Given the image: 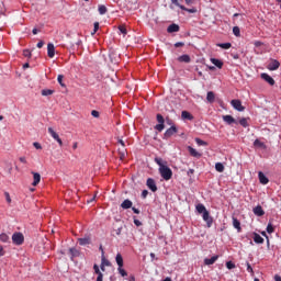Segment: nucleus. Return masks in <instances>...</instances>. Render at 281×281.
I'll return each mask as SVG.
<instances>
[{
	"instance_id": "obj_51",
	"label": "nucleus",
	"mask_w": 281,
	"mask_h": 281,
	"mask_svg": "<svg viewBox=\"0 0 281 281\" xmlns=\"http://www.w3.org/2000/svg\"><path fill=\"white\" fill-rule=\"evenodd\" d=\"M23 56H25V58H30V57H32V52L26 49L23 52Z\"/></svg>"
},
{
	"instance_id": "obj_44",
	"label": "nucleus",
	"mask_w": 281,
	"mask_h": 281,
	"mask_svg": "<svg viewBox=\"0 0 281 281\" xmlns=\"http://www.w3.org/2000/svg\"><path fill=\"white\" fill-rule=\"evenodd\" d=\"M233 34H235V36H240V27L234 26L233 27Z\"/></svg>"
},
{
	"instance_id": "obj_49",
	"label": "nucleus",
	"mask_w": 281,
	"mask_h": 281,
	"mask_svg": "<svg viewBox=\"0 0 281 281\" xmlns=\"http://www.w3.org/2000/svg\"><path fill=\"white\" fill-rule=\"evenodd\" d=\"M91 115L92 117H100V112H98V110H92Z\"/></svg>"
},
{
	"instance_id": "obj_41",
	"label": "nucleus",
	"mask_w": 281,
	"mask_h": 281,
	"mask_svg": "<svg viewBox=\"0 0 281 281\" xmlns=\"http://www.w3.org/2000/svg\"><path fill=\"white\" fill-rule=\"evenodd\" d=\"M171 3H173V5H177L178 8H180V10H187L184 5L179 3V0H171Z\"/></svg>"
},
{
	"instance_id": "obj_53",
	"label": "nucleus",
	"mask_w": 281,
	"mask_h": 281,
	"mask_svg": "<svg viewBox=\"0 0 281 281\" xmlns=\"http://www.w3.org/2000/svg\"><path fill=\"white\" fill-rule=\"evenodd\" d=\"M33 146H34V148H36V150H41V148H43V146H41V144L40 143H33Z\"/></svg>"
},
{
	"instance_id": "obj_16",
	"label": "nucleus",
	"mask_w": 281,
	"mask_h": 281,
	"mask_svg": "<svg viewBox=\"0 0 281 281\" xmlns=\"http://www.w3.org/2000/svg\"><path fill=\"white\" fill-rule=\"evenodd\" d=\"M254 243H256L257 245H262L265 243V238H262V236H260V234L258 233H254Z\"/></svg>"
},
{
	"instance_id": "obj_47",
	"label": "nucleus",
	"mask_w": 281,
	"mask_h": 281,
	"mask_svg": "<svg viewBox=\"0 0 281 281\" xmlns=\"http://www.w3.org/2000/svg\"><path fill=\"white\" fill-rule=\"evenodd\" d=\"M4 196H5L7 203H12V199L10 198V193L9 192H4Z\"/></svg>"
},
{
	"instance_id": "obj_38",
	"label": "nucleus",
	"mask_w": 281,
	"mask_h": 281,
	"mask_svg": "<svg viewBox=\"0 0 281 281\" xmlns=\"http://www.w3.org/2000/svg\"><path fill=\"white\" fill-rule=\"evenodd\" d=\"M273 232H276V228L273 227V224L269 223L267 226V233L273 234Z\"/></svg>"
},
{
	"instance_id": "obj_42",
	"label": "nucleus",
	"mask_w": 281,
	"mask_h": 281,
	"mask_svg": "<svg viewBox=\"0 0 281 281\" xmlns=\"http://www.w3.org/2000/svg\"><path fill=\"white\" fill-rule=\"evenodd\" d=\"M101 265H103V267H111V261H109L106 258L102 257Z\"/></svg>"
},
{
	"instance_id": "obj_30",
	"label": "nucleus",
	"mask_w": 281,
	"mask_h": 281,
	"mask_svg": "<svg viewBox=\"0 0 281 281\" xmlns=\"http://www.w3.org/2000/svg\"><path fill=\"white\" fill-rule=\"evenodd\" d=\"M233 227H235V229H238V232H240V221H238V218L233 217Z\"/></svg>"
},
{
	"instance_id": "obj_50",
	"label": "nucleus",
	"mask_w": 281,
	"mask_h": 281,
	"mask_svg": "<svg viewBox=\"0 0 281 281\" xmlns=\"http://www.w3.org/2000/svg\"><path fill=\"white\" fill-rule=\"evenodd\" d=\"M98 30H100V23L94 22V30H93L92 34H95L98 32Z\"/></svg>"
},
{
	"instance_id": "obj_37",
	"label": "nucleus",
	"mask_w": 281,
	"mask_h": 281,
	"mask_svg": "<svg viewBox=\"0 0 281 281\" xmlns=\"http://www.w3.org/2000/svg\"><path fill=\"white\" fill-rule=\"evenodd\" d=\"M239 124H240V126H243L244 128H247V126H249V123L247 122V119H240V120H239Z\"/></svg>"
},
{
	"instance_id": "obj_19",
	"label": "nucleus",
	"mask_w": 281,
	"mask_h": 281,
	"mask_svg": "<svg viewBox=\"0 0 281 281\" xmlns=\"http://www.w3.org/2000/svg\"><path fill=\"white\" fill-rule=\"evenodd\" d=\"M254 214L256 216H265V210H262V206L257 205L254 210H252Z\"/></svg>"
},
{
	"instance_id": "obj_6",
	"label": "nucleus",
	"mask_w": 281,
	"mask_h": 281,
	"mask_svg": "<svg viewBox=\"0 0 281 281\" xmlns=\"http://www.w3.org/2000/svg\"><path fill=\"white\" fill-rule=\"evenodd\" d=\"M48 133L53 139L59 144V146H63V139H60V136H58V133H56L53 127H48Z\"/></svg>"
},
{
	"instance_id": "obj_9",
	"label": "nucleus",
	"mask_w": 281,
	"mask_h": 281,
	"mask_svg": "<svg viewBox=\"0 0 281 281\" xmlns=\"http://www.w3.org/2000/svg\"><path fill=\"white\" fill-rule=\"evenodd\" d=\"M119 144L122 146V148H119L120 159H124L126 157V144L122 139H119Z\"/></svg>"
},
{
	"instance_id": "obj_40",
	"label": "nucleus",
	"mask_w": 281,
	"mask_h": 281,
	"mask_svg": "<svg viewBox=\"0 0 281 281\" xmlns=\"http://www.w3.org/2000/svg\"><path fill=\"white\" fill-rule=\"evenodd\" d=\"M195 143L198 144V146H207V142L201 138H195Z\"/></svg>"
},
{
	"instance_id": "obj_57",
	"label": "nucleus",
	"mask_w": 281,
	"mask_h": 281,
	"mask_svg": "<svg viewBox=\"0 0 281 281\" xmlns=\"http://www.w3.org/2000/svg\"><path fill=\"white\" fill-rule=\"evenodd\" d=\"M5 256V250L3 249V246H0V258Z\"/></svg>"
},
{
	"instance_id": "obj_28",
	"label": "nucleus",
	"mask_w": 281,
	"mask_h": 281,
	"mask_svg": "<svg viewBox=\"0 0 281 281\" xmlns=\"http://www.w3.org/2000/svg\"><path fill=\"white\" fill-rule=\"evenodd\" d=\"M215 170L217 172H225V166L223 165V162H216L215 164Z\"/></svg>"
},
{
	"instance_id": "obj_20",
	"label": "nucleus",
	"mask_w": 281,
	"mask_h": 281,
	"mask_svg": "<svg viewBox=\"0 0 281 281\" xmlns=\"http://www.w3.org/2000/svg\"><path fill=\"white\" fill-rule=\"evenodd\" d=\"M70 259L74 260L75 258H78L80 256V250L76 248H69Z\"/></svg>"
},
{
	"instance_id": "obj_3",
	"label": "nucleus",
	"mask_w": 281,
	"mask_h": 281,
	"mask_svg": "<svg viewBox=\"0 0 281 281\" xmlns=\"http://www.w3.org/2000/svg\"><path fill=\"white\" fill-rule=\"evenodd\" d=\"M12 243H13V245H18V246L23 245V243H25V236H23V233L15 232L12 235Z\"/></svg>"
},
{
	"instance_id": "obj_10",
	"label": "nucleus",
	"mask_w": 281,
	"mask_h": 281,
	"mask_svg": "<svg viewBox=\"0 0 281 281\" xmlns=\"http://www.w3.org/2000/svg\"><path fill=\"white\" fill-rule=\"evenodd\" d=\"M223 121L229 126H232V124L238 125V121H236V119H234L232 115H223Z\"/></svg>"
},
{
	"instance_id": "obj_2",
	"label": "nucleus",
	"mask_w": 281,
	"mask_h": 281,
	"mask_svg": "<svg viewBox=\"0 0 281 281\" xmlns=\"http://www.w3.org/2000/svg\"><path fill=\"white\" fill-rule=\"evenodd\" d=\"M159 173L165 181H170V179H172V169L168 166L159 168Z\"/></svg>"
},
{
	"instance_id": "obj_31",
	"label": "nucleus",
	"mask_w": 281,
	"mask_h": 281,
	"mask_svg": "<svg viewBox=\"0 0 281 281\" xmlns=\"http://www.w3.org/2000/svg\"><path fill=\"white\" fill-rule=\"evenodd\" d=\"M155 161H156L157 166H159V168H166V161H164V159L155 158Z\"/></svg>"
},
{
	"instance_id": "obj_54",
	"label": "nucleus",
	"mask_w": 281,
	"mask_h": 281,
	"mask_svg": "<svg viewBox=\"0 0 281 281\" xmlns=\"http://www.w3.org/2000/svg\"><path fill=\"white\" fill-rule=\"evenodd\" d=\"M184 12H189L190 14L196 13V9H188L186 8Z\"/></svg>"
},
{
	"instance_id": "obj_14",
	"label": "nucleus",
	"mask_w": 281,
	"mask_h": 281,
	"mask_svg": "<svg viewBox=\"0 0 281 281\" xmlns=\"http://www.w3.org/2000/svg\"><path fill=\"white\" fill-rule=\"evenodd\" d=\"M258 177H259V182L262 183V186H267V183H269V178H267V176H265L262 171L258 172Z\"/></svg>"
},
{
	"instance_id": "obj_56",
	"label": "nucleus",
	"mask_w": 281,
	"mask_h": 281,
	"mask_svg": "<svg viewBox=\"0 0 281 281\" xmlns=\"http://www.w3.org/2000/svg\"><path fill=\"white\" fill-rule=\"evenodd\" d=\"M146 196H148V190H143L142 199H146Z\"/></svg>"
},
{
	"instance_id": "obj_55",
	"label": "nucleus",
	"mask_w": 281,
	"mask_h": 281,
	"mask_svg": "<svg viewBox=\"0 0 281 281\" xmlns=\"http://www.w3.org/2000/svg\"><path fill=\"white\" fill-rule=\"evenodd\" d=\"M247 271L249 273H254V268H251V265L249 262H247Z\"/></svg>"
},
{
	"instance_id": "obj_15",
	"label": "nucleus",
	"mask_w": 281,
	"mask_h": 281,
	"mask_svg": "<svg viewBox=\"0 0 281 281\" xmlns=\"http://www.w3.org/2000/svg\"><path fill=\"white\" fill-rule=\"evenodd\" d=\"M216 260H218V255H215V256H213L211 258H205L204 259V265L210 267V265H214V262H216Z\"/></svg>"
},
{
	"instance_id": "obj_60",
	"label": "nucleus",
	"mask_w": 281,
	"mask_h": 281,
	"mask_svg": "<svg viewBox=\"0 0 281 281\" xmlns=\"http://www.w3.org/2000/svg\"><path fill=\"white\" fill-rule=\"evenodd\" d=\"M43 45H45V42H44V41H40V42L37 43L38 49H41V48L43 47Z\"/></svg>"
},
{
	"instance_id": "obj_35",
	"label": "nucleus",
	"mask_w": 281,
	"mask_h": 281,
	"mask_svg": "<svg viewBox=\"0 0 281 281\" xmlns=\"http://www.w3.org/2000/svg\"><path fill=\"white\" fill-rule=\"evenodd\" d=\"M99 14H106V7L104 4L99 5Z\"/></svg>"
},
{
	"instance_id": "obj_21",
	"label": "nucleus",
	"mask_w": 281,
	"mask_h": 281,
	"mask_svg": "<svg viewBox=\"0 0 281 281\" xmlns=\"http://www.w3.org/2000/svg\"><path fill=\"white\" fill-rule=\"evenodd\" d=\"M123 210H131L133 207V202L131 200H124L121 204Z\"/></svg>"
},
{
	"instance_id": "obj_58",
	"label": "nucleus",
	"mask_w": 281,
	"mask_h": 281,
	"mask_svg": "<svg viewBox=\"0 0 281 281\" xmlns=\"http://www.w3.org/2000/svg\"><path fill=\"white\" fill-rule=\"evenodd\" d=\"M93 270H94V273H98V271H100V267L98 266V263L93 265Z\"/></svg>"
},
{
	"instance_id": "obj_4",
	"label": "nucleus",
	"mask_w": 281,
	"mask_h": 281,
	"mask_svg": "<svg viewBox=\"0 0 281 281\" xmlns=\"http://www.w3.org/2000/svg\"><path fill=\"white\" fill-rule=\"evenodd\" d=\"M177 132V126L172 125L165 132L164 139H170V137H172V135H176Z\"/></svg>"
},
{
	"instance_id": "obj_36",
	"label": "nucleus",
	"mask_w": 281,
	"mask_h": 281,
	"mask_svg": "<svg viewBox=\"0 0 281 281\" xmlns=\"http://www.w3.org/2000/svg\"><path fill=\"white\" fill-rule=\"evenodd\" d=\"M52 94H54V90L52 89L42 90V95H52Z\"/></svg>"
},
{
	"instance_id": "obj_29",
	"label": "nucleus",
	"mask_w": 281,
	"mask_h": 281,
	"mask_svg": "<svg viewBox=\"0 0 281 281\" xmlns=\"http://www.w3.org/2000/svg\"><path fill=\"white\" fill-rule=\"evenodd\" d=\"M0 240L1 243H10V236H8L5 233H2L0 234Z\"/></svg>"
},
{
	"instance_id": "obj_13",
	"label": "nucleus",
	"mask_w": 281,
	"mask_h": 281,
	"mask_svg": "<svg viewBox=\"0 0 281 281\" xmlns=\"http://www.w3.org/2000/svg\"><path fill=\"white\" fill-rule=\"evenodd\" d=\"M33 182L32 186L36 187L41 183V173L32 171Z\"/></svg>"
},
{
	"instance_id": "obj_8",
	"label": "nucleus",
	"mask_w": 281,
	"mask_h": 281,
	"mask_svg": "<svg viewBox=\"0 0 281 281\" xmlns=\"http://www.w3.org/2000/svg\"><path fill=\"white\" fill-rule=\"evenodd\" d=\"M269 71H277V69H280V61L277 59H271L268 64Z\"/></svg>"
},
{
	"instance_id": "obj_23",
	"label": "nucleus",
	"mask_w": 281,
	"mask_h": 281,
	"mask_svg": "<svg viewBox=\"0 0 281 281\" xmlns=\"http://www.w3.org/2000/svg\"><path fill=\"white\" fill-rule=\"evenodd\" d=\"M215 99H216V95L214 94V92L209 91L206 94L207 102H210V104H214Z\"/></svg>"
},
{
	"instance_id": "obj_34",
	"label": "nucleus",
	"mask_w": 281,
	"mask_h": 281,
	"mask_svg": "<svg viewBox=\"0 0 281 281\" xmlns=\"http://www.w3.org/2000/svg\"><path fill=\"white\" fill-rule=\"evenodd\" d=\"M63 80H65V76L58 75L57 82H59L60 87H67Z\"/></svg>"
},
{
	"instance_id": "obj_24",
	"label": "nucleus",
	"mask_w": 281,
	"mask_h": 281,
	"mask_svg": "<svg viewBox=\"0 0 281 281\" xmlns=\"http://www.w3.org/2000/svg\"><path fill=\"white\" fill-rule=\"evenodd\" d=\"M115 260L119 267H124V258L122 257V254H117Z\"/></svg>"
},
{
	"instance_id": "obj_18",
	"label": "nucleus",
	"mask_w": 281,
	"mask_h": 281,
	"mask_svg": "<svg viewBox=\"0 0 281 281\" xmlns=\"http://www.w3.org/2000/svg\"><path fill=\"white\" fill-rule=\"evenodd\" d=\"M188 150H189L191 157H196L198 159H201L202 155H201V153L196 151V149H194L193 147L189 146Z\"/></svg>"
},
{
	"instance_id": "obj_43",
	"label": "nucleus",
	"mask_w": 281,
	"mask_h": 281,
	"mask_svg": "<svg viewBox=\"0 0 281 281\" xmlns=\"http://www.w3.org/2000/svg\"><path fill=\"white\" fill-rule=\"evenodd\" d=\"M156 131H158V133H161V131H164V128H166V125H164V123H159L155 126Z\"/></svg>"
},
{
	"instance_id": "obj_27",
	"label": "nucleus",
	"mask_w": 281,
	"mask_h": 281,
	"mask_svg": "<svg viewBox=\"0 0 281 281\" xmlns=\"http://www.w3.org/2000/svg\"><path fill=\"white\" fill-rule=\"evenodd\" d=\"M192 59L190 58V55H182L178 57L179 63H190Z\"/></svg>"
},
{
	"instance_id": "obj_12",
	"label": "nucleus",
	"mask_w": 281,
	"mask_h": 281,
	"mask_svg": "<svg viewBox=\"0 0 281 281\" xmlns=\"http://www.w3.org/2000/svg\"><path fill=\"white\" fill-rule=\"evenodd\" d=\"M261 78L262 80H265L266 82H268V85H270L271 87H273V85H276V80L272 79L271 76H269L268 74H261Z\"/></svg>"
},
{
	"instance_id": "obj_52",
	"label": "nucleus",
	"mask_w": 281,
	"mask_h": 281,
	"mask_svg": "<svg viewBox=\"0 0 281 281\" xmlns=\"http://www.w3.org/2000/svg\"><path fill=\"white\" fill-rule=\"evenodd\" d=\"M134 225H136V227H142V222L134 217Z\"/></svg>"
},
{
	"instance_id": "obj_48",
	"label": "nucleus",
	"mask_w": 281,
	"mask_h": 281,
	"mask_svg": "<svg viewBox=\"0 0 281 281\" xmlns=\"http://www.w3.org/2000/svg\"><path fill=\"white\" fill-rule=\"evenodd\" d=\"M119 30H120L121 34H124V36H126L127 31H126L125 26H119Z\"/></svg>"
},
{
	"instance_id": "obj_5",
	"label": "nucleus",
	"mask_w": 281,
	"mask_h": 281,
	"mask_svg": "<svg viewBox=\"0 0 281 281\" xmlns=\"http://www.w3.org/2000/svg\"><path fill=\"white\" fill-rule=\"evenodd\" d=\"M231 104L232 106L236 110V111H239V112H243L245 111V106H243V102L240 100H232L231 101Z\"/></svg>"
},
{
	"instance_id": "obj_64",
	"label": "nucleus",
	"mask_w": 281,
	"mask_h": 281,
	"mask_svg": "<svg viewBox=\"0 0 281 281\" xmlns=\"http://www.w3.org/2000/svg\"><path fill=\"white\" fill-rule=\"evenodd\" d=\"M274 281H281V277L279 274L274 276Z\"/></svg>"
},
{
	"instance_id": "obj_45",
	"label": "nucleus",
	"mask_w": 281,
	"mask_h": 281,
	"mask_svg": "<svg viewBox=\"0 0 281 281\" xmlns=\"http://www.w3.org/2000/svg\"><path fill=\"white\" fill-rule=\"evenodd\" d=\"M157 122H158V124H165V119H164V115H161V114H157Z\"/></svg>"
},
{
	"instance_id": "obj_46",
	"label": "nucleus",
	"mask_w": 281,
	"mask_h": 281,
	"mask_svg": "<svg viewBox=\"0 0 281 281\" xmlns=\"http://www.w3.org/2000/svg\"><path fill=\"white\" fill-rule=\"evenodd\" d=\"M226 268L227 269H236V265L234 262H232V261H227L226 262Z\"/></svg>"
},
{
	"instance_id": "obj_7",
	"label": "nucleus",
	"mask_w": 281,
	"mask_h": 281,
	"mask_svg": "<svg viewBox=\"0 0 281 281\" xmlns=\"http://www.w3.org/2000/svg\"><path fill=\"white\" fill-rule=\"evenodd\" d=\"M146 186L151 192H157V182H155V179L148 178Z\"/></svg>"
},
{
	"instance_id": "obj_11",
	"label": "nucleus",
	"mask_w": 281,
	"mask_h": 281,
	"mask_svg": "<svg viewBox=\"0 0 281 281\" xmlns=\"http://www.w3.org/2000/svg\"><path fill=\"white\" fill-rule=\"evenodd\" d=\"M47 56L48 58H54L56 56V48L54 47V44L49 43L47 45Z\"/></svg>"
},
{
	"instance_id": "obj_62",
	"label": "nucleus",
	"mask_w": 281,
	"mask_h": 281,
	"mask_svg": "<svg viewBox=\"0 0 281 281\" xmlns=\"http://www.w3.org/2000/svg\"><path fill=\"white\" fill-rule=\"evenodd\" d=\"M21 164H27V159L25 157H20Z\"/></svg>"
},
{
	"instance_id": "obj_1",
	"label": "nucleus",
	"mask_w": 281,
	"mask_h": 281,
	"mask_svg": "<svg viewBox=\"0 0 281 281\" xmlns=\"http://www.w3.org/2000/svg\"><path fill=\"white\" fill-rule=\"evenodd\" d=\"M195 210L198 214H202V218L204 222H206L207 227H212V224L214 223V218L210 216V211L205 207L203 204H198L195 206Z\"/></svg>"
},
{
	"instance_id": "obj_25",
	"label": "nucleus",
	"mask_w": 281,
	"mask_h": 281,
	"mask_svg": "<svg viewBox=\"0 0 281 281\" xmlns=\"http://www.w3.org/2000/svg\"><path fill=\"white\" fill-rule=\"evenodd\" d=\"M79 245L85 246V245H91V238L85 237V238H79L78 239Z\"/></svg>"
},
{
	"instance_id": "obj_17",
	"label": "nucleus",
	"mask_w": 281,
	"mask_h": 281,
	"mask_svg": "<svg viewBox=\"0 0 281 281\" xmlns=\"http://www.w3.org/2000/svg\"><path fill=\"white\" fill-rule=\"evenodd\" d=\"M181 117L182 120H188L189 122H192V120H194V116L188 111H182Z\"/></svg>"
},
{
	"instance_id": "obj_26",
	"label": "nucleus",
	"mask_w": 281,
	"mask_h": 281,
	"mask_svg": "<svg viewBox=\"0 0 281 281\" xmlns=\"http://www.w3.org/2000/svg\"><path fill=\"white\" fill-rule=\"evenodd\" d=\"M211 63L215 65L218 69H223V63L217 58H211Z\"/></svg>"
},
{
	"instance_id": "obj_59",
	"label": "nucleus",
	"mask_w": 281,
	"mask_h": 281,
	"mask_svg": "<svg viewBox=\"0 0 281 281\" xmlns=\"http://www.w3.org/2000/svg\"><path fill=\"white\" fill-rule=\"evenodd\" d=\"M254 45H255V47H260V46H262V42L256 41V42L254 43Z\"/></svg>"
},
{
	"instance_id": "obj_61",
	"label": "nucleus",
	"mask_w": 281,
	"mask_h": 281,
	"mask_svg": "<svg viewBox=\"0 0 281 281\" xmlns=\"http://www.w3.org/2000/svg\"><path fill=\"white\" fill-rule=\"evenodd\" d=\"M183 42H177L176 44H175V47H183Z\"/></svg>"
},
{
	"instance_id": "obj_22",
	"label": "nucleus",
	"mask_w": 281,
	"mask_h": 281,
	"mask_svg": "<svg viewBox=\"0 0 281 281\" xmlns=\"http://www.w3.org/2000/svg\"><path fill=\"white\" fill-rule=\"evenodd\" d=\"M168 34L179 32V24H170L167 29Z\"/></svg>"
},
{
	"instance_id": "obj_32",
	"label": "nucleus",
	"mask_w": 281,
	"mask_h": 281,
	"mask_svg": "<svg viewBox=\"0 0 281 281\" xmlns=\"http://www.w3.org/2000/svg\"><path fill=\"white\" fill-rule=\"evenodd\" d=\"M117 271H119L120 276H122V278H126V276H128V272H126V270H124V267H119Z\"/></svg>"
},
{
	"instance_id": "obj_39",
	"label": "nucleus",
	"mask_w": 281,
	"mask_h": 281,
	"mask_svg": "<svg viewBox=\"0 0 281 281\" xmlns=\"http://www.w3.org/2000/svg\"><path fill=\"white\" fill-rule=\"evenodd\" d=\"M254 146H257L258 148H265V143L260 142V139H256L254 142Z\"/></svg>"
},
{
	"instance_id": "obj_63",
	"label": "nucleus",
	"mask_w": 281,
	"mask_h": 281,
	"mask_svg": "<svg viewBox=\"0 0 281 281\" xmlns=\"http://www.w3.org/2000/svg\"><path fill=\"white\" fill-rule=\"evenodd\" d=\"M103 278H104V274H100V276L97 277V281H102Z\"/></svg>"
},
{
	"instance_id": "obj_33",
	"label": "nucleus",
	"mask_w": 281,
	"mask_h": 281,
	"mask_svg": "<svg viewBox=\"0 0 281 281\" xmlns=\"http://www.w3.org/2000/svg\"><path fill=\"white\" fill-rule=\"evenodd\" d=\"M217 47H221L222 49H229L232 47V43L217 44Z\"/></svg>"
}]
</instances>
